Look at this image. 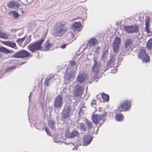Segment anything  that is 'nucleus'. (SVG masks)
Masks as SVG:
<instances>
[{"label":"nucleus","mask_w":152,"mask_h":152,"mask_svg":"<svg viewBox=\"0 0 152 152\" xmlns=\"http://www.w3.org/2000/svg\"><path fill=\"white\" fill-rule=\"evenodd\" d=\"M15 4V1H11L9 2L7 4V7L11 8H13L14 7V4Z\"/></svg>","instance_id":"34"},{"label":"nucleus","mask_w":152,"mask_h":152,"mask_svg":"<svg viewBox=\"0 0 152 152\" xmlns=\"http://www.w3.org/2000/svg\"><path fill=\"white\" fill-rule=\"evenodd\" d=\"M146 48L149 50L152 49V38L150 39L147 42L146 45Z\"/></svg>","instance_id":"27"},{"label":"nucleus","mask_w":152,"mask_h":152,"mask_svg":"<svg viewBox=\"0 0 152 152\" xmlns=\"http://www.w3.org/2000/svg\"><path fill=\"white\" fill-rule=\"evenodd\" d=\"M129 48L124 46L123 47L121 50L120 54H121L125 56L127 53L128 51L129 50Z\"/></svg>","instance_id":"28"},{"label":"nucleus","mask_w":152,"mask_h":152,"mask_svg":"<svg viewBox=\"0 0 152 152\" xmlns=\"http://www.w3.org/2000/svg\"><path fill=\"white\" fill-rule=\"evenodd\" d=\"M54 141L56 143H58L61 142V140L59 137L56 136L54 138Z\"/></svg>","instance_id":"38"},{"label":"nucleus","mask_w":152,"mask_h":152,"mask_svg":"<svg viewBox=\"0 0 152 152\" xmlns=\"http://www.w3.org/2000/svg\"><path fill=\"white\" fill-rule=\"evenodd\" d=\"M29 53L27 51L23 50L20 51L16 53L14 55V57L17 58H24L28 56Z\"/></svg>","instance_id":"12"},{"label":"nucleus","mask_w":152,"mask_h":152,"mask_svg":"<svg viewBox=\"0 0 152 152\" xmlns=\"http://www.w3.org/2000/svg\"><path fill=\"white\" fill-rule=\"evenodd\" d=\"M100 49V48L99 47H98L96 48V54L95 55H96V56H95L94 58L95 57L96 58V57H97V55L99 54V50Z\"/></svg>","instance_id":"39"},{"label":"nucleus","mask_w":152,"mask_h":152,"mask_svg":"<svg viewBox=\"0 0 152 152\" xmlns=\"http://www.w3.org/2000/svg\"><path fill=\"white\" fill-rule=\"evenodd\" d=\"M0 38L4 39H7L9 38L8 34L0 30Z\"/></svg>","instance_id":"23"},{"label":"nucleus","mask_w":152,"mask_h":152,"mask_svg":"<svg viewBox=\"0 0 152 152\" xmlns=\"http://www.w3.org/2000/svg\"><path fill=\"white\" fill-rule=\"evenodd\" d=\"M30 95L28 96V98H29V100H30Z\"/></svg>","instance_id":"51"},{"label":"nucleus","mask_w":152,"mask_h":152,"mask_svg":"<svg viewBox=\"0 0 152 152\" xmlns=\"http://www.w3.org/2000/svg\"><path fill=\"white\" fill-rule=\"evenodd\" d=\"M79 134L78 131L75 130H73L69 133L68 132H66L65 134L66 137L70 138H73L77 136Z\"/></svg>","instance_id":"15"},{"label":"nucleus","mask_w":152,"mask_h":152,"mask_svg":"<svg viewBox=\"0 0 152 152\" xmlns=\"http://www.w3.org/2000/svg\"><path fill=\"white\" fill-rule=\"evenodd\" d=\"M96 101L95 100H93L92 102L91 103V105L92 106L94 107H96Z\"/></svg>","instance_id":"40"},{"label":"nucleus","mask_w":152,"mask_h":152,"mask_svg":"<svg viewBox=\"0 0 152 152\" xmlns=\"http://www.w3.org/2000/svg\"><path fill=\"white\" fill-rule=\"evenodd\" d=\"M70 65L71 66H73L75 67L76 66V64L75 63V62L74 61H72L71 62V63H70Z\"/></svg>","instance_id":"44"},{"label":"nucleus","mask_w":152,"mask_h":152,"mask_svg":"<svg viewBox=\"0 0 152 152\" xmlns=\"http://www.w3.org/2000/svg\"><path fill=\"white\" fill-rule=\"evenodd\" d=\"M150 19L148 18H147L145 20V31L148 33L150 32L149 29Z\"/></svg>","instance_id":"26"},{"label":"nucleus","mask_w":152,"mask_h":152,"mask_svg":"<svg viewBox=\"0 0 152 152\" xmlns=\"http://www.w3.org/2000/svg\"><path fill=\"white\" fill-rule=\"evenodd\" d=\"M48 124L49 126H50L52 129H55V123L53 121H50L48 122Z\"/></svg>","instance_id":"33"},{"label":"nucleus","mask_w":152,"mask_h":152,"mask_svg":"<svg viewBox=\"0 0 152 152\" xmlns=\"http://www.w3.org/2000/svg\"><path fill=\"white\" fill-rule=\"evenodd\" d=\"M66 37L69 40H72L74 37L73 34L72 32H69L67 34Z\"/></svg>","instance_id":"35"},{"label":"nucleus","mask_w":152,"mask_h":152,"mask_svg":"<svg viewBox=\"0 0 152 152\" xmlns=\"http://www.w3.org/2000/svg\"><path fill=\"white\" fill-rule=\"evenodd\" d=\"M110 57V59L107 64V65L110 67H113V66L114 65L115 60L116 56L111 55Z\"/></svg>","instance_id":"19"},{"label":"nucleus","mask_w":152,"mask_h":152,"mask_svg":"<svg viewBox=\"0 0 152 152\" xmlns=\"http://www.w3.org/2000/svg\"><path fill=\"white\" fill-rule=\"evenodd\" d=\"M130 102L128 100H124L121 102L118 107V110L120 112L127 111H129L131 108Z\"/></svg>","instance_id":"2"},{"label":"nucleus","mask_w":152,"mask_h":152,"mask_svg":"<svg viewBox=\"0 0 152 152\" xmlns=\"http://www.w3.org/2000/svg\"><path fill=\"white\" fill-rule=\"evenodd\" d=\"M45 131L48 135L51 136V134L50 133L49 130L47 128H45Z\"/></svg>","instance_id":"45"},{"label":"nucleus","mask_w":152,"mask_h":152,"mask_svg":"<svg viewBox=\"0 0 152 152\" xmlns=\"http://www.w3.org/2000/svg\"><path fill=\"white\" fill-rule=\"evenodd\" d=\"M72 28L75 31L79 32L81 28V23L80 22H75L72 26Z\"/></svg>","instance_id":"17"},{"label":"nucleus","mask_w":152,"mask_h":152,"mask_svg":"<svg viewBox=\"0 0 152 152\" xmlns=\"http://www.w3.org/2000/svg\"><path fill=\"white\" fill-rule=\"evenodd\" d=\"M74 149H75V148H72V150H74Z\"/></svg>","instance_id":"52"},{"label":"nucleus","mask_w":152,"mask_h":152,"mask_svg":"<svg viewBox=\"0 0 152 152\" xmlns=\"http://www.w3.org/2000/svg\"><path fill=\"white\" fill-rule=\"evenodd\" d=\"M138 57L142 60L143 62H148L150 60V58L148 54L146 53L143 47L140 49Z\"/></svg>","instance_id":"5"},{"label":"nucleus","mask_w":152,"mask_h":152,"mask_svg":"<svg viewBox=\"0 0 152 152\" xmlns=\"http://www.w3.org/2000/svg\"><path fill=\"white\" fill-rule=\"evenodd\" d=\"M83 145L86 146L89 144L92 140V137L90 135H86L83 138Z\"/></svg>","instance_id":"16"},{"label":"nucleus","mask_w":152,"mask_h":152,"mask_svg":"<svg viewBox=\"0 0 152 152\" xmlns=\"http://www.w3.org/2000/svg\"><path fill=\"white\" fill-rule=\"evenodd\" d=\"M124 29L125 32L127 33H136L138 31V27L137 25L124 26Z\"/></svg>","instance_id":"7"},{"label":"nucleus","mask_w":152,"mask_h":152,"mask_svg":"<svg viewBox=\"0 0 152 152\" xmlns=\"http://www.w3.org/2000/svg\"><path fill=\"white\" fill-rule=\"evenodd\" d=\"M121 40V39L118 37H116L114 40L113 43L112 47L114 53H117L119 51Z\"/></svg>","instance_id":"10"},{"label":"nucleus","mask_w":152,"mask_h":152,"mask_svg":"<svg viewBox=\"0 0 152 152\" xmlns=\"http://www.w3.org/2000/svg\"><path fill=\"white\" fill-rule=\"evenodd\" d=\"M53 45V44L52 43H50L49 40H47L44 44V50H48L52 47Z\"/></svg>","instance_id":"20"},{"label":"nucleus","mask_w":152,"mask_h":152,"mask_svg":"<svg viewBox=\"0 0 152 152\" xmlns=\"http://www.w3.org/2000/svg\"><path fill=\"white\" fill-rule=\"evenodd\" d=\"M93 60L94 63L92 67L91 70L93 73L97 74L101 69V64L99 61H97L96 58L95 57Z\"/></svg>","instance_id":"9"},{"label":"nucleus","mask_w":152,"mask_h":152,"mask_svg":"<svg viewBox=\"0 0 152 152\" xmlns=\"http://www.w3.org/2000/svg\"><path fill=\"white\" fill-rule=\"evenodd\" d=\"M71 110V108L69 106L64 108L61 114L62 120L66 119L69 117V113Z\"/></svg>","instance_id":"11"},{"label":"nucleus","mask_w":152,"mask_h":152,"mask_svg":"<svg viewBox=\"0 0 152 152\" xmlns=\"http://www.w3.org/2000/svg\"><path fill=\"white\" fill-rule=\"evenodd\" d=\"M115 118L117 121H121L123 120L124 116L121 113H117L115 115Z\"/></svg>","instance_id":"29"},{"label":"nucleus","mask_w":152,"mask_h":152,"mask_svg":"<svg viewBox=\"0 0 152 152\" xmlns=\"http://www.w3.org/2000/svg\"><path fill=\"white\" fill-rule=\"evenodd\" d=\"M87 127L89 130L90 131L92 127V123L90 121H87Z\"/></svg>","instance_id":"36"},{"label":"nucleus","mask_w":152,"mask_h":152,"mask_svg":"<svg viewBox=\"0 0 152 152\" xmlns=\"http://www.w3.org/2000/svg\"><path fill=\"white\" fill-rule=\"evenodd\" d=\"M4 43L7 46H10L12 48H15L16 47V44L15 43L9 41H5L4 42Z\"/></svg>","instance_id":"25"},{"label":"nucleus","mask_w":152,"mask_h":152,"mask_svg":"<svg viewBox=\"0 0 152 152\" xmlns=\"http://www.w3.org/2000/svg\"><path fill=\"white\" fill-rule=\"evenodd\" d=\"M8 14L10 15H12L14 19H16L20 17V15L16 11L11 10L9 12Z\"/></svg>","instance_id":"21"},{"label":"nucleus","mask_w":152,"mask_h":152,"mask_svg":"<svg viewBox=\"0 0 152 152\" xmlns=\"http://www.w3.org/2000/svg\"><path fill=\"white\" fill-rule=\"evenodd\" d=\"M66 45V44L63 45H61V47L62 49H64L65 48Z\"/></svg>","instance_id":"47"},{"label":"nucleus","mask_w":152,"mask_h":152,"mask_svg":"<svg viewBox=\"0 0 152 152\" xmlns=\"http://www.w3.org/2000/svg\"><path fill=\"white\" fill-rule=\"evenodd\" d=\"M78 127L80 129L83 130L84 132H86V131L87 128L85 126L83 123L79 124Z\"/></svg>","instance_id":"31"},{"label":"nucleus","mask_w":152,"mask_h":152,"mask_svg":"<svg viewBox=\"0 0 152 152\" xmlns=\"http://www.w3.org/2000/svg\"><path fill=\"white\" fill-rule=\"evenodd\" d=\"M101 96L103 99L105 101L108 102L109 101V96L108 95L103 94H102Z\"/></svg>","instance_id":"32"},{"label":"nucleus","mask_w":152,"mask_h":152,"mask_svg":"<svg viewBox=\"0 0 152 152\" xmlns=\"http://www.w3.org/2000/svg\"><path fill=\"white\" fill-rule=\"evenodd\" d=\"M67 23L64 21H60L55 25L53 29V35L55 36L61 37L67 30Z\"/></svg>","instance_id":"1"},{"label":"nucleus","mask_w":152,"mask_h":152,"mask_svg":"<svg viewBox=\"0 0 152 152\" xmlns=\"http://www.w3.org/2000/svg\"><path fill=\"white\" fill-rule=\"evenodd\" d=\"M16 68L15 66L9 67L8 68H7L6 69L7 71H11L14 69H15Z\"/></svg>","instance_id":"42"},{"label":"nucleus","mask_w":152,"mask_h":152,"mask_svg":"<svg viewBox=\"0 0 152 152\" xmlns=\"http://www.w3.org/2000/svg\"><path fill=\"white\" fill-rule=\"evenodd\" d=\"M72 83L75 85H70V86L74 88V93L75 96L76 97L80 96L83 93V86L76 82H74Z\"/></svg>","instance_id":"3"},{"label":"nucleus","mask_w":152,"mask_h":152,"mask_svg":"<svg viewBox=\"0 0 152 152\" xmlns=\"http://www.w3.org/2000/svg\"><path fill=\"white\" fill-rule=\"evenodd\" d=\"M74 78V75L71 72L66 73L64 75L65 81L66 83L71 82Z\"/></svg>","instance_id":"14"},{"label":"nucleus","mask_w":152,"mask_h":152,"mask_svg":"<svg viewBox=\"0 0 152 152\" xmlns=\"http://www.w3.org/2000/svg\"><path fill=\"white\" fill-rule=\"evenodd\" d=\"M0 52H1L6 54L11 53L10 51L3 47H1L0 48Z\"/></svg>","instance_id":"30"},{"label":"nucleus","mask_w":152,"mask_h":152,"mask_svg":"<svg viewBox=\"0 0 152 152\" xmlns=\"http://www.w3.org/2000/svg\"><path fill=\"white\" fill-rule=\"evenodd\" d=\"M21 11H22L21 12H22V14H23L24 13L23 11V10L22 9H21Z\"/></svg>","instance_id":"49"},{"label":"nucleus","mask_w":152,"mask_h":152,"mask_svg":"<svg viewBox=\"0 0 152 152\" xmlns=\"http://www.w3.org/2000/svg\"><path fill=\"white\" fill-rule=\"evenodd\" d=\"M44 40L42 39L35 43L30 44L28 46L29 50L32 52H34L37 50H40L42 48L41 44Z\"/></svg>","instance_id":"4"},{"label":"nucleus","mask_w":152,"mask_h":152,"mask_svg":"<svg viewBox=\"0 0 152 152\" xmlns=\"http://www.w3.org/2000/svg\"><path fill=\"white\" fill-rule=\"evenodd\" d=\"M25 37L21 38H18L16 40V42L19 43H21L25 40Z\"/></svg>","instance_id":"37"},{"label":"nucleus","mask_w":152,"mask_h":152,"mask_svg":"<svg viewBox=\"0 0 152 152\" xmlns=\"http://www.w3.org/2000/svg\"><path fill=\"white\" fill-rule=\"evenodd\" d=\"M97 78V77L96 76H94V81L97 82V80L96 79V78Z\"/></svg>","instance_id":"48"},{"label":"nucleus","mask_w":152,"mask_h":152,"mask_svg":"<svg viewBox=\"0 0 152 152\" xmlns=\"http://www.w3.org/2000/svg\"><path fill=\"white\" fill-rule=\"evenodd\" d=\"M87 78V76L86 75L83 73H80L77 76L76 80L79 83H82L85 81H86Z\"/></svg>","instance_id":"13"},{"label":"nucleus","mask_w":152,"mask_h":152,"mask_svg":"<svg viewBox=\"0 0 152 152\" xmlns=\"http://www.w3.org/2000/svg\"><path fill=\"white\" fill-rule=\"evenodd\" d=\"M117 59L118 62H121L123 59L122 56L121 55H119L117 57Z\"/></svg>","instance_id":"41"},{"label":"nucleus","mask_w":152,"mask_h":152,"mask_svg":"<svg viewBox=\"0 0 152 152\" xmlns=\"http://www.w3.org/2000/svg\"><path fill=\"white\" fill-rule=\"evenodd\" d=\"M108 51L107 50H105L104 53H103L102 56L103 57H104L105 56H106L107 54Z\"/></svg>","instance_id":"46"},{"label":"nucleus","mask_w":152,"mask_h":152,"mask_svg":"<svg viewBox=\"0 0 152 152\" xmlns=\"http://www.w3.org/2000/svg\"><path fill=\"white\" fill-rule=\"evenodd\" d=\"M97 39L95 38H91L88 41L86 44L87 46H88L90 47H94L96 44L97 43Z\"/></svg>","instance_id":"18"},{"label":"nucleus","mask_w":152,"mask_h":152,"mask_svg":"<svg viewBox=\"0 0 152 152\" xmlns=\"http://www.w3.org/2000/svg\"><path fill=\"white\" fill-rule=\"evenodd\" d=\"M54 78V76L53 75L50 76L49 77L45 79L44 82L46 86H48L50 84V82L53 80Z\"/></svg>","instance_id":"22"},{"label":"nucleus","mask_w":152,"mask_h":152,"mask_svg":"<svg viewBox=\"0 0 152 152\" xmlns=\"http://www.w3.org/2000/svg\"><path fill=\"white\" fill-rule=\"evenodd\" d=\"M20 7L19 4L17 2L15 1V4H14V7H16L17 8H18Z\"/></svg>","instance_id":"43"},{"label":"nucleus","mask_w":152,"mask_h":152,"mask_svg":"<svg viewBox=\"0 0 152 152\" xmlns=\"http://www.w3.org/2000/svg\"><path fill=\"white\" fill-rule=\"evenodd\" d=\"M124 46L129 48L132 44V42L130 38L126 39L124 42Z\"/></svg>","instance_id":"24"},{"label":"nucleus","mask_w":152,"mask_h":152,"mask_svg":"<svg viewBox=\"0 0 152 152\" xmlns=\"http://www.w3.org/2000/svg\"><path fill=\"white\" fill-rule=\"evenodd\" d=\"M103 117L104 116L102 115H94L92 117L93 121L96 124H98L100 122L99 126H100L103 124V121L104 120Z\"/></svg>","instance_id":"6"},{"label":"nucleus","mask_w":152,"mask_h":152,"mask_svg":"<svg viewBox=\"0 0 152 152\" xmlns=\"http://www.w3.org/2000/svg\"><path fill=\"white\" fill-rule=\"evenodd\" d=\"M63 98L62 96L58 95L54 100L53 105L55 108H60L63 104Z\"/></svg>","instance_id":"8"},{"label":"nucleus","mask_w":152,"mask_h":152,"mask_svg":"<svg viewBox=\"0 0 152 152\" xmlns=\"http://www.w3.org/2000/svg\"><path fill=\"white\" fill-rule=\"evenodd\" d=\"M115 71H114V72H113V73H115V72H116V71H117V70H115Z\"/></svg>","instance_id":"50"}]
</instances>
